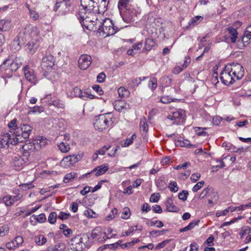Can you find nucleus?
<instances>
[{"label": "nucleus", "instance_id": "nucleus-45", "mask_svg": "<svg viewBox=\"0 0 251 251\" xmlns=\"http://www.w3.org/2000/svg\"><path fill=\"white\" fill-rule=\"evenodd\" d=\"M113 232V230L112 228L109 227L106 229V231L104 232V234L105 235L104 236H103V240H100V241L102 242L103 240H105V237L106 236L105 235L107 234L108 236H106V239H109L113 238V237L115 236L116 235V234H111L112 232Z\"/></svg>", "mask_w": 251, "mask_h": 251}, {"label": "nucleus", "instance_id": "nucleus-46", "mask_svg": "<svg viewBox=\"0 0 251 251\" xmlns=\"http://www.w3.org/2000/svg\"><path fill=\"white\" fill-rule=\"evenodd\" d=\"M9 227L8 225H4L0 226V236H4L8 234Z\"/></svg>", "mask_w": 251, "mask_h": 251}, {"label": "nucleus", "instance_id": "nucleus-64", "mask_svg": "<svg viewBox=\"0 0 251 251\" xmlns=\"http://www.w3.org/2000/svg\"><path fill=\"white\" fill-rule=\"evenodd\" d=\"M160 196L159 194H152L150 198V201L153 202H156L159 199Z\"/></svg>", "mask_w": 251, "mask_h": 251}, {"label": "nucleus", "instance_id": "nucleus-12", "mask_svg": "<svg viewBox=\"0 0 251 251\" xmlns=\"http://www.w3.org/2000/svg\"><path fill=\"white\" fill-rule=\"evenodd\" d=\"M23 71L25 79L31 83L35 84L37 79L34 70L26 65L24 68Z\"/></svg>", "mask_w": 251, "mask_h": 251}, {"label": "nucleus", "instance_id": "nucleus-53", "mask_svg": "<svg viewBox=\"0 0 251 251\" xmlns=\"http://www.w3.org/2000/svg\"><path fill=\"white\" fill-rule=\"evenodd\" d=\"M117 214V210L116 208H113L109 214L106 217V220H111L114 218L115 216Z\"/></svg>", "mask_w": 251, "mask_h": 251}, {"label": "nucleus", "instance_id": "nucleus-60", "mask_svg": "<svg viewBox=\"0 0 251 251\" xmlns=\"http://www.w3.org/2000/svg\"><path fill=\"white\" fill-rule=\"evenodd\" d=\"M6 247L9 250H15L18 247L16 246V243L12 240L6 244Z\"/></svg>", "mask_w": 251, "mask_h": 251}, {"label": "nucleus", "instance_id": "nucleus-31", "mask_svg": "<svg viewBox=\"0 0 251 251\" xmlns=\"http://www.w3.org/2000/svg\"><path fill=\"white\" fill-rule=\"evenodd\" d=\"M155 42L153 40L148 38L146 39L144 48L146 50L149 51L155 46Z\"/></svg>", "mask_w": 251, "mask_h": 251}, {"label": "nucleus", "instance_id": "nucleus-42", "mask_svg": "<svg viewBox=\"0 0 251 251\" xmlns=\"http://www.w3.org/2000/svg\"><path fill=\"white\" fill-rule=\"evenodd\" d=\"M175 146L185 147L187 148H196V146L191 144L189 142H175Z\"/></svg>", "mask_w": 251, "mask_h": 251}, {"label": "nucleus", "instance_id": "nucleus-48", "mask_svg": "<svg viewBox=\"0 0 251 251\" xmlns=\"http://www.w3.org/2000/svg\"><path fill=\"white\" fill-rule=\"evenodd\" d=\"M148 85L152 90H155L157 86V81L155 77L152 78L149 82Z\"/></svg>", "mask_w": 251, "mask_h": 251}, {"label": "nucleus", "instance_id": "nucleus-13", "mask_svg": "<svg viewBox=\"0 0 251 251\" xmlns=\"http://www.w3.org/2000/svg\"><path fill=\"white\" fill-rule=\"evenodd\" d=\"M79 67L81 70L87 69L92 63L91 56L87 54H83L80 56L78 61Z\"/></svg>", "mask_w": 251, "mask_h": 251}, {"label": "nucleus", "instance_id": "nucleus-20", "mask_svg": "<svg viewBox=\"0 0 251 251\" xmlns=\"http://www.w3.org/2000/svg\"><path fill=\"white\" fill-rule=\"evenodd\" d=\"M165 205L166 210L168 212H176L178 211L179 208L174 204L173 201L171 198L167 199Z\"/></svg>", "mask_w": 251, "mask_h": 251}, {"label": "nucleus", "instance_id": "nucleus-7", "mask_svg": "<svg viewBox=\"0 0 251 251\" xmlns=\"http://www.w3.org/2000/svg\"><path fill=\"white\" fill-rule=\"evenodd\" d=\"M227 71L231 72L232 75L236 78L237 80L241 79L244 74V69L240 64L233 65L227 64L226 65Z\"/></svg>", "mask_w": 251, "mask_h": 251}, {"label": "nucleus", "instance_id": "nucleus-21", "mask_svg": "<svg viewBox=\"0 0 251 251\" xmlns=\"http://www.w3.org/2000/svg\"><path fill=\"white\" fill-rule=\"evenodd\" d=\"M251 42V37L249 36V35H246V34L244 33L243 36L238 40V46H239V48L245 47Z\"/></svg>", "mask_w": 251, "mask_h": 251}, {"label": "nucleus", "instance_id": "nucleus-17", "mask_svg": "<svg viewBox=\"0 0 251 251\" xmlns=\"http://www.w3.org/2000/svg\"><path fill=\"white\" fill-rule=\"evenodd\" d=\"M148 131V125L145 119L141 120L140 123V132L142 136L143 140H148L147 132Z\"/></svg>", "mask_w": 251, "mask_h": 251}, {"label": "nucleus", "instance_id": "nucleus-37", "mask_svg": "<svg viewBox=\"0 0 251 251\" xmlns=\"http://www.w3.org/2000/svg\"><path fill=\"white\" fill-rule=\"evenodd\" d=\"M31 218H33L37 222L40 223H44L46 220V217L44 213H41L38 215H33L31 217ZM30 220L31 221V219H30Z\"/></svg>", "mask_w": 251, "mask_h": 251}, {"label": "nucleus", "instance_id": "nucleus-10", "mask_svg": "<svg viewBox=\"0 0 251 251\" xmlns=\"http://www.w3.org/2000/svg\"><path fill=\"white\" fill-rule=\"evenodd\" d=\"M41 143H43V145H45V142H27L25 143L24 145L22 146L20 148L21 151L25 154V156L26 157L28 155L26 154L28 151L39 150L41 148Z\"/></svg>", "mask_w": 251, "mask_h": 251}, {"label": "nucleus", "instance_id": "nucleus-18", "mask_svg": "<svg viewBox=\"0 0 251 251\" xmlns=\"http://www.w3.org/2000/svg\"><path fill=\"white\" fill-rule=\"evenodd\" d=\"M113 105L115 109L119 112H124L126 110L129 108V105L125 101L122 100L115 101Z\"/></svg>", "mask_w": 251, "mask_h": 251}, {"label": "nucleus", "instance_id": "nucleus-16", "mask_svg": "<svg viewBox=\"0 0 251 251\" xmlns=\"http://www.w3.org/2000/svg\"><path fill=\"white\" fill-rule=\"evenodd\" d=\"M39 47L37 39H31L25 46V50L29 53L33 54Z\"/></svg>", "mask_w": 251, "mask_h": 251}, {"label": "nucleus", "instance_id": "nucleus-25", "mask_svg": "<svg viewBox=\"0 0 251 251\" xmlns=\"http://www.w3.org/2000/svg\"><path fill=\"white\" fill-rule=\"evenodd\" d=\"M203 19V17L201 16H197L191 19L188 23V25L187 26V28H191L198 25Z\"/></svg>", "mask_w": 251, "mask_h": 251}, {"label": "nucleus", "instance_id": "nucleus-1", "mask_svg": "<svg viewBox=\"0 0 251 251\" xmlns=\"http://www.w3.org/2000/svg\"><path fill=\"white\" fill-rule=\"evenodd\" d=\"M114 121V115L111 112L100 114L95 117L94 126L99 131L107 130L112 127Z\"/></svg>", "mask_w": 251, "mask_h": 251}, {"label": "nucleus", "instance_id": "nucleus-9", "mask_svg": "<svg viewBox=\"0 0 251 251\" xmlns=\"http://www.w3.org/2000/svg\"><path fill=\"white\" fill-rule=\"evenodd\" d=\"M224 41L227 43H235L237 39L238 32L235 28L229 27L225 29Z\"/></svg>", "mask_w": 251, "mask_h": 251}, {"label": "nucleus", "instance_id": "nucleus-61", "mask_svg": "<svg viewBox=\"0 0 251 251\" xmlns=\"http://www.w3.org/2000/svg\"><path fill=\"white\" fill-rule=\"evenodd\" d=\"M105 77V74L103 72H101L97 77V81L99 83H102L104 81Z\"/></svg>", "mask_w": 251, "mask_h": 251}, {"label": "nucleus", "instance_id": "nucleus-41", "mask_svg": "<svg viewBox=\"0 0 251 251\" xmlns=\"http://www.w3.org/2000/svg\"><path fill=\"white\" fill-rule=\"evenodd\" d=\"M216 68H214V72L213 73L212 77L211 78L212 83L214 84L215 85H216L219 83V81L218 79V74L217 72L218 66L216 65Z\"/></svg>", "mask_w": 251, "mask_h": 251}, {"label": "nucleus", "instance_id": "nucleus-26", "mask_svg": "<svg viewBox=\"0 0 251 251\" xmlns=\"http://www.w3.org/2000/svg\"><path fill=\"white\" fill-rule=\"evenodd\" d=\"M25 162V159L19 155L15 156L13 159V163L17 169H20Z\"/></svg>", "mask_w": 251, "mask_h": 251}, {"label": "nucleus", "instance_id": "nucleus-57", "mask_svg": "<svg viewBox=\"0 0 251 251\" xmlns=\"http://www.w3.org/2000/svg\"><path fill=\"white\" fill-rule=\"evenodd\" d=\"M102 233L101 229L99 227H96L92 231V236L93 238H96L98 236L101 235Z\"/></svg>", "mask_w": 251, "mask_h": 251}, {"label": "nucleus", "instance_id": "nucleus-3", "mask_svg": "<svg viewBox=\"0 0 251 251\" xmlns=\"http://www.w3.org/2000/svg\"><path fill=\"white\" fill-rule=\"evenodd\" d=\"M118 30V27L114 25L112 21L110 19L106 18L103 20L98 31L100 33L102 32L105 36H109L114 35Z\"/></svg>", "mask_w": 251, "mask_h": 251}, {"label": "nucleus", "instance_id": "nucleus-38", "mask_svg": "<svg viewBox=\"0 0 251 251\" xmlns=\"http://www.w3.org/2000/svg\"><path fill=\"white\" fill-rule=\"evenodd\" d=\"M34 241L38 245H43L47 242L46 238L43 235L36 236Z\"/></svg>", "mask_w": 251, "mask_h": 251}, {"label": "nucleus", "instance_id": "nucleus-14", "mask_svg": "<svg viewBox=\"0 0 251 251\" xmlns=\"http://www.w3.org/2000/svg\"><path fill=\"white\" fill-rule=\"evenodd\" d=\"M100 0H80L82 7L87 8L89 13L95 11L94 8L97 7V4L100 3Z\"/></svg>", "mask_w": 251, "mask_h": 251}, {"label": "nucleus", "instance_id": "nucleus-30", "mask_svg": "<svg viewBox=\"0 0 251 251\" xmlns=\"http://www.w3.org/2000/svg\"><path fill=\"white\" fill-rule=\"evenodd\" d=\"M206 127H194V129L196 132V134L198 136H207L208 133L207 132L205 131V129H207Z\"/></svg>", "mask_w": 251, "mask_h": 251}, {"label": "nucleus", "instance_id": "nucleus-8", "mask_svg": "<svg viewBox=\"0 0 251 251\" xmlns=\"http://www.w3.org/2000/svg\"><path fill=\"white\" fill-rule=\"evenodd\" d=\"M184 111L180 109L168 115V119L173 121V124L179 125L184 120Z\"/></svg>", "mask_w": 251, "mask_h": 251}, {"label": "nucleus", "instance_id": "nucleus-35", "mask_svg": "<svg viewBox=\"0 0 251 251\" xmlns=\"http://www.w3.org/2000/svg\"><path fill=\"white\" fill-rule=\"evenodd\" d=\"M118 92L119 96L121 98L127 97L129 96V95L130 94L129 91L124 87H120L118 89Z\"/></svg>", "mask_w": 251, "mask_h": 251}, {"label": "nucleus", "instance_id": "nucleus-39", "mask_svg": "<svg viewBox=\"0 0 251 251\" xmlns=\"http://www.w3.org/2000/svg\"><path fill=\"white\" fill-rule=\"evenodd\" d=\"M2 138L1 141H9L11 139H13V141H15L16 138L14 137V135L13 134H11L9 133L6 132L3 133L2 135ZM16 141H18V139L16 138Z\"/></svg>", "mask_w": 251, "mask_h": 251}, {"label": "nucleus", "instance_id": "nucleus-56", "mask_svg": "<svg viewBox=\"0 0 251 251\" xmlns=\"http://www.w3.org/2000/svg\"><path fill=\"white\" fill-rule=\"evenodd\" d=\"M214 238L212 236H210L203 243L202 247H205L206 245H207L209 247L213 246L214 245Z\"/></svg>", "mask_w": 251, "mask_h": 251}, {"label": "nucleus", "instance_id": "nucleus-15", "mask_svg": "<svg viewBox=\"0 0 251 251\" xmlns=\"http://www.w3.org/2000/svg\"><path fill=\"white\" fill-rule=\"evenodd\" d=\"M55 59L54 57L50 55H48L42 58V66L43 68L46 69H51L54 65Z\"/></svg>", "mask_w": 251, "mask_h": 251}, {"label": "nucleus", "instance_id": "nucleus-22", "mask_svg": "<svg viewBox=\"0 0 251 251\" xmlns=\"http://www.w3.org/2000/svg\"><path fill=\"white\" fill-rule=\"evenodd\" d=\"M75 163L70 155L66 156L63 158L60 163L61 167L67 168L72 166Z\"/></svg>", "mask_w": 251, "mask_h": 251}, {"label": "nucleus", "instance_id": "nucleus-44", "mask_svg": "<svg viewBox=\"0 0 251 251\" xmlns=\"http://www.w3.org/2000/svg\"><path fill=\"white\" fill-rule=\"evenodd\" d=\"M28 10L30 18L34 21L37 20L39 18L38 13L33 9H30L29 7Z\"/></svg>", "mask_w": 251, "mask_h": 251}, {"label": "nucleus", "instance_id": "nucleus-23", "mask_svg": "<svg viewBox=\"0 0 251 251\" xmlns=\"http://www.w3.org/2000/svg\"><path fill=\"white\" fill-rule=\"evenodd\" d=\"M20 128L22 131V136L25 139L28 138L31 133L32 128L29 125L26 124L22 125Z\"/></svg>", "mask_w": 251, "mask_h": 251}, {"label": "nucleus", "instance_id": "nucleus-59", "mask_svg": "<svg viewBox=\"0 0 251 251\" xmlns=\"http://www.w3.org/2000/svg\"><path fill=\"white\" fill-rule=\"evenodd\" d=\"M169 188L171 192H176L178 191V187L176 182H170Z\"/></svg>", "mask_w": 251, "mask_h": 251}, {"label": "nucleus", "instance_id": "nucleus-36", "mask_svg": "<svg viewBox=\"0 0 251 251\" xmlns=\"http://www.w3.org/2000/svg\"><path fill=\"white\" fill-rule=\"evenodd\" d=\"M44 111V107L41 106H35L34 107H31L29 108L28 114H30L31 113H41Z\"/></svg>", "mask_w": 251, "mask_h": 251}, {"label": "nucleus", "instance_id": "nucleus-28", "mask_svg": "<svg viewBox=\"0 0 251 251\" xmlns=\"http://www.w3.org/2000/svg\"><path fill=\"white\" fill-rule=\"evenodd\" d=\"M130 0H119L118 7L120 11L121 14L122 11H125L126 8L130 6L131 4H129Z\"/></svg>", "mask_w": 251, "mask_h": 251}, {"label": "nucleus", "instance_id": "nucleus-24", "mask_svg": "<svg viewBox=\"0 0 251 251\" xmlns=\"http://www.w3.org/2000/svg\"><path fill=\"white\" fill-rule=\"evenodd\" d=\"M11 26L10 21L8 19L0 20V31L2 32L8 31Z\"/></svg>", "mask_w": 251, "mask_h": 251}, {"label": "nucleus", "instance_id": "nucleus-4", "mask_svg": "<svg viewBox=\"0 0 251 251\" xmlns=\"http://www.w3.org/2000/svg\"><path fill=\"white\" fill-rule=\"evenodd\" d=\"M124 12L123 14H121L123 20L127 23H129L135 20V18L140 14V10L137 5L131 4Z\"/></svg>", "mask_w": 251, "mask_h": 251}, {"label": "nucleus", "instance_id": "nucleus-43", "mask_svg": "<svg viewBox=\"0 0 251 251\" xmlns=\"http://www.w3.org/2000/svg\"><path fill=\"white\" fill-rule=\"evenodd\" d=\"M84 215L89 218H95L98 216V214L91 209L86 210Z\"/></svg>", "mask_w": 251, "mask_h": 251}, {"label": "nucleus", "instance_id": "nucleus-63", "mask_svg": "<svg viewBox=\"0 0 251 251\" xmlns=\"http://www.w3.org/2000/svg\"><path fill=\"white\" fill-rule=\"evenodd\" d=\"M222 3L223 4L221 6L224 9L228 8L231 5V0H224Z\"/></svg>", "mask_w": 251, "mask_h": 251}, {"label": "nucleus", "instance_id": "nucleus-5", "mask_svg": "<svg viewBox=\"0 0 251 251\" xmlns=\"http://www.w3.org/2000/svg\"><path fill=\"white\" fill-rule=\"evenodd\" d=\"M22 65V61L20 58L16 57L13 59L9 57L5 60L0 66V69H5V71L15 72Z\"/></svg>", "mask_w": 251, "mask_h": 251}, {"label": "nucleus", "instance_id": "nucleus-29", "mask_svg": "<svg viewBox=\"0 0 251 251\" xmlns=\"http://www.w3.org/2000/svg\"><path fill=\"white\" fill-rule=\"evenodd\" d=\"M57 147L62 152L66 153L70 150V146L68 142H59Z\"/></svg>", "mask_w": 251, "mask_h": 251}, {"label": "nucleus", "instance_id": "nucleus-40", "mask_svg": "<svg viewBox=\"0 0 251 251\" xmlns=\"http://www.w3.org/2000/svg\"><path fill=\"white\" fill-rule=\"evenodd\" d=\"M161 84L164 87L169 86L172 82L171 78L168 76H164L160 79Z\"/></svg>", "mask_w": 251, "mask_h": 251}, {"label": "nucleus", "instance_id": "nucleus-62", "mask_svg": "<svg viewBox=\"0 0 251 251\" xmlns=\"http://www.w3.org/2000/svg\"><path fill=\"white\" fill-rule=\"evenodd\" d=\"M160 101L161 102L165 104L170 103L173 101V99L169 96H163L161 98Z\"/></svg>", "mask_w": 251, "mask_h": 251}, {"label": "nucleus", "instance_id": "nucleus-34", "mask_svg": "<svg viewBox=\"0 0 251 251\" xmlns=\"http://www.w3.org/2000/svg\"><path fill=\"white\" fill-rule=\"evenodd\" d=\"M77 176V174L75 172H71L70 173L67 174L64 177L63 182L64 183H68Z\"/></svg>", "mask_w": 251, "mask_h": 251}, {"label": "nucleus", "instance_id": "nucleus-47", "mask_svg": "<svg viewBox=\"0 0 251 251\" xmlns=\"http://www.w3.org/2000/svg\"><path fill=\"white\" fill-rule=\"evenodd\" d=\"M2 201L6 206H10L13 204L12 200L11 199V196L6 195L3 197Z\"/></svg>", "mask_w": 251, "mask_h": 251}, {"label": "nucleus", "instance_id": "nucleus-58", "mask_svg": "<svg viewBox=\"0 0 251 251\" xmlns=\"http://www.w3.org/2000/svg\"><path fill=\"white\" fill-rule=\"evenodd\" d=\"M13 240L18 247L22 245L24 242V239L23 237L20 236H16Z\"/></svg>", "mask_w": 251, "mask_h": 251}, {"label": "nucleus", "instance_id": "nucleus-49", "mask_svg": "<svg viewBox=\"0 0 251 251\" xmlns=\"http://www.w3.org/2000/svg\"><path fill=\"white\" fill-rule=\"evenodd\" d=\"M130 216V211L129 208L126 207L123 208L122 218L124 219H127Z\"/></svg>", "mask_w": 251, "mask_h": 251}, {"label": "nucleus", "instance_id": "nucleus-52", "mask_svg": "<svg viewBox=\"0 0 251 251\" xmlns=\"http://www.w3.org/2000/svg\"><path fill=\"white\" fill-rule=\"evenodd\" d=\"M17 122L16 119H13L8 125L9 129L12 130H15L16 129H18Z\"/></svg>", "mask_w": 251, "mask_h": 251}, {"label": "nucleus", "instance_id": "nucleus-2", "mask_svg": "<svg viewBox=\"0 0 251 251\" xmlns=\"http://www.w3.org/2000/svg\"><path fill=\"white\" fill-rule=\"evenodd\" d=\"M89 241L87 234L83 233L75 236L69 244L70 249L73 251H82Z\"/></svg>", "mask_w": 251, "mask_h": 251}, {"label": "nucleus", "instance_id": "nucleus-11", "mask_svg": "<svg viewBox=\"0 0 251 251\" xmlns=\"http://www.w3.org/2000/svg\"><path fill=\"white\" fill-rule=\"evenodd\" d=\"M221 80L225 85L228 86L232 84L234 81L232 74L226 69V65H225L221 72Z\"/></svg>", "mask_w": 251, "mask_h": 251}, {"label": "nucleus", "instance_id": "nucleus-19", "mask_svg": "<svg viewBox=\"0 0 251 251\" xmlns=\"http://www.w3.org/2000/svg\"><path fill=\"white\" fill-rule=\"evenodd\" d=\"M87 13H90L89 11L87 10V9L85 8V7H82V8H79V11L76 14L77 19L79 20L81 25H84V21L86 18H88Z\"/></svg>", "mask_w": 251, "mask_h": 251}, {"label": "nucleus", "instance_id": "nucleus-32", "mask_svg": "<svg viewBox=\"0 0 251 251\" xmlns=\"http://www.w3.org/2000/svg\"><path fill=\"white\" fill-rule=\"evenodd\" d=\"M65 245L63 243H59L54 247L48 248L46 251H63Z\"/></svg>", "mask_w": 251, "mask_h": 251}, {"label": "nucleus", "instance_id": "nucleus-50", "mask_svg": "<svg viewBox=\"0 0 251 251\" xmlns=\"http://www.w3.org/2000/svg\"><path fill=\"white\" fill-rule=\"evenodd\" d=\"M106 0H100V3L97 4V7H98V9H96L95 11L97 10H100L102 9V7L103 6V10H101L102 11H104L106 9Z\"/></svg>", "mask_w": 251, "mask_h": 251}, {"label": "nucleus", "instance_id": "nucleus-33", "mask_svg": "<svg viewBox=\"0 0 251 251\" xmlns=\"http://www.w3.org/2000/svg\"><path fill=\"white\" fill-rule=\"evenodd\" d=\"M142 81L141 77L139 78H134L130 79L128 81V85L129 87H131L133 89L134 88L135 86H138Z\"/></svg>", "mask_w": 251, "mask_h": 251}, {"label": "nucleus", "instance_id": "nucleus-6", "mask_svg": "<svg viewBox=\"0 0 251 251\" xmlns=\"http://www.w3.org/2000/svg\"><path fill=\"white\" fill-rule=\"evenodd\" d=\"M39 32V31L38 28L36 26H34L31 25H27L25 26L24 28L23 32L24 37H20L18 39V41H14L13 44H17L18 45H19V43L20 42V38H25V40H27L30 39H37Z\"/></svg>", "mask_w": 251, "mask_h": 251}, {"label": "nucleus", "instance_id": "nucleus-55", "mask_svg": "<svg viewBox=\"0 0 251 251\" xmlns=\"http://www.w3.org/2000/svg\"><path fill=\"white\" fill-rule=\"evenodd\" d=\"M204 181H201L198 182L196 184L194 185V186L192 188V191L194 192H196L198 190H199L201 188L203 187L204 185Z\"/></svg>", "mask_w": 251, "mask_h": 251}, {"label": "nucleus", "instance_id": "nucleus-54", "mask_svg": "<svg viewBox=\"0 0 251 251\" xmlns=\"http://www.w3.org/2000/svg\"><path fill=\"white\" fill-rule=\"evenodd\" d=\"M188 194V192L187 191L183 190L178 194V197L180 200L185 201L187 200Z\"/></svg>", "mask_w": 251, "mask_h": 251}, {"label": "nucleus", "instance_id": "nucleus-51", "mask_svg": "<svg viewBox=\"0 0 251 251\" xmlns=\"http://www.w3.org/2000/svg\"><path fill=\"white\" fill-rule=\"evenodd\" d=\"M57 214L54 212H51L48 218V221L50 224H54L56 221Z\"/></svg>", "mask_w": 251, "mask_h": 251}, {"label": "nucleus", "instance_id": "nucleus-27", "mask_svg": "<svg viewBox=\"0 0 251 251\" xmlns=\"http://www.w3.org/2000/svg\"><path fill=\"white\" fill-rule=\"evenodd\" d=\"M108 170V166L105 164H103L94 169L92 172L95 173L96 176H99L104 174Z\"/></svg>", "mask_w": 251, "mask_h": 251}]
</instances>
